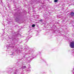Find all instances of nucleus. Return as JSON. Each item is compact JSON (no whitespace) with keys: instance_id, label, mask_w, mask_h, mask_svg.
<instances>
[{"instance_id":"2","label":"nucleus","mask_w":74,"mask_h":74,"mask_svg":"<svg viewBox=\"0 0 74 74\" xmlns=\"http://www.w3.org/2000/svg\"><path fill=\"white\" fill-rule=\"evenodd\" d=\"M70 15L72 16H74V12H72L71 13Z\"/></svg>"},{"instance_id":"4","label":"nucleus","mask_w":74,"mask_h":74,"mask_svg":"<svg viewBox=\"0 0 74 74\" xmlns=\"http://www.w3.org/2000/svg\"><path fill=\"white\" fill-rule=\"evenodd\" d=\"M32 27H35V25L33 24L32 25Z\"/></svg>"},{"instance_id":"3","label":"nucleus","mask_w":74,"mask_h":74,"mask_svg":"<svg viewBox=\"0 0 74 74\" xmlns=\"http://www.w3.org/2000/svg\"><path fill=\"white\" fill-rule=\"evenodd\" d=\"M58 0H55L54 1V2L55 3H57V2H58Z\"/></svg>"},{"instance_id":"1","label":"nucleus","mask_w":74,"mask_h":74,"mask_svg":"<svg viewBox=\"0 0 74 74\" xmlns=\"http://www.w3.org/2000/svg\"><path fill=\"white\" fill-rule=\"evenodd\" d=\"M70 46L72 48H74V42L73 41L71 42L70 44Z\"/></svg>"},{"instance_id":"5","label":"nucleus","mask_w":74,"mask_h":74,"mask_svg":"<svg viewBox=\"0 0 74 74\" xmlns=\"http://www.w3.org/2000/svg\"><path fill=\"white\" fill-rule=\"evenodd\" d=\"M40 22H42V19H41V20H40Z\"/></svg>"}]
</instances>
